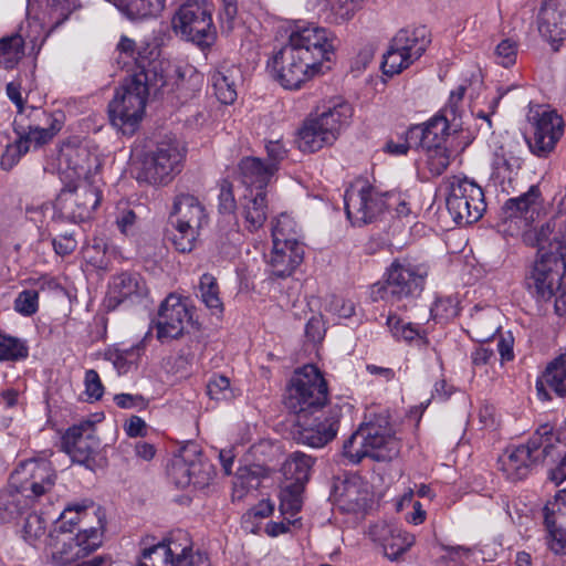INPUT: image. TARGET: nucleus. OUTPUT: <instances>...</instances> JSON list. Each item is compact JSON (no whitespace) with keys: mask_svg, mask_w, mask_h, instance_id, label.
Wrapping results in <instances>:
<instances>
[{"mask_svg":"<svg viewBox=\"0 0 566 566\" xmlns=\"http://www.w3.org/2000/svg\"><path fill=\"white\" fill-rule=\"evenodd\" d=\"M60 160L65 161L74 179L65 182L55 200V208L62 217L72 222L92 218L102 201L99 176L102 164L97 156L84 147L66 146L61 150Z\"/></svg>","mask_w":566,"mask_h":566,"instance_id":"f257e3e1","label":"nucleus"},{"mask_svg":"<svg viewBox=\"0 0 566 566\" xmlns=\"http://www.w3.org/2000/svg\"><path fill=\"white\" fill-rule=\"evenodd\" d=\"M158 82L164 84V73H133L126 77L108 104L112 125L124 135H133L144 118L149 94L159 92L155 88Z\"/></svg>","mask_w":566,"mask_h":566,"instance_id":"f03ea898","label":"nucleus"},{"mask_svg":"<svg viewBox=\"0 0 566 566\" xmlns=\"http://www.w3.org/2000/svg\"><path fill=\"white\" fill-rule=\"evenodd\" d=\"M352 116L353 107L343 97L324 101L298 128L295 138L297 148L303 153H314L333 145Z\"/></svg>","mask_w":566,"mask_h":566,"instance_id":"7ed1b4c3","label":"nucleus"},{"mask_svg":"<svg viewBox=\"0 0 566 566\" xmlns=\"http://www.w3.org/2000/svg\"><path fill=\"white\" fill-rule=\"evenodd\" d=\"M328 401L327 382L316 366L312 364L297 368L287 387L285 418L300 421L304 412H317Z\"/></svg>","mask_w":566,"mask_h":566,"instance_id":"20e7f679","label":"nucleus"},{"mask_svg":"<svg viewBox=\"0 0 566 566\" xmlns=\"http://www.w3.org/2000/svg\"><path fill=\"white\" fill-rule=\"evenodd\" d=\"M291 69L331 71L335 57L333 41L324 28L313 24L298 28L289 36Z\"/></svg>","mask_w":566,"mask_h":566,"instance_id":"39448f33","label":"nucleus"},{"mask_svg":"<svg viewBox=\"0 0 566 566\" xmlns=\"http://www.w3.org/2000/svg\"><path fill=\"white\" fill-rule=\"evenodd\" d=\"M186 150L175 138L156 143L134 161L136 179L148 185H167L182 169Z\"/></svg>","mask_w":566,"mask_h":566,"instance_id":"423d86ee","label":"nucleus"},{"mask_svg":"<svg viewBox=\"0 0 566 566\" xmlns=\"http://www.w3.org/2000/svg\"><path fill=\"white\" fill-rule=\"evenodd\" d=\"M557 438L549 424L541 426L526 444L507 448L499 458L500 470L511 481L525 479L532 468L551 457Z\"/></svg>","mask_w":566,"mask_h":566,"instance_id":"0eeeda50","label":"nucleus"},{"mask_svg":"<svg viewBox=\"0 0 566 566\" xmlns=\"http://www.w3.org/2000/svg\"><path fill=\"white\" fill-rule=\"evenodd\" d=\"M176 34L201 49L211 46L217 39L212 21V7L205 0H189L181 4L171 19Z\"/></svg>","mask_w":566,"mask_h":566,"instance_id":"6e6552de","label":"nucleus"},{"mask_svg":"<svg viewBox=\"0 0 566 566\" xmlns=\"http://www.w3.org/2000/svg\"><path fill=\"white\" fill-rule=\"evenodd\" d=\"M526 117L530 125L526 137L530 150L537 157L546 158L564 135V118L549 105L539 104H530Z\"/></svg>","mask_w":566,"mask_h":566,"instance_id":"1a4fd4ad","label":"nucleus"},{"mask_svg":"<svg viewBox=\"0 0 566 566\" xmlns=\"http://www.w3.org/2000/svg\"><path fill=\"white\" fill-rule=\"evenodd\" d=\"M427 270L407 260H395L386 271L384 284H375L373 295L389 301L415 297L424 286Z\"/></svg>","mask_w":566,"mask_h":566,"instance_id":"9d476101","label":"nucleus"},{"mask_svg":"<svg viewBox=\"0 0 566 566\" xmlns=\"http://www.w3.org/2000/svg\"><path fill=\"white\" fill-rule=\"evenodd\" d=\"M447 209L458 226L479 221L486 210L482 187L468 177L452 176L449 179Z\"/></svg>","mask_w":566,"mask_h":566,"instance_id":"9b49d317","label":"nucleus"},{"mask_svg":"<svg viewBox=\"0 0 566 566\" xmlns=\"http://www.w3.org/2000/svg\"><path fill=\"white\" fill-rule=\"evenodd\" d=\"M305 417L297 421L285 418V429L291 438L302 444L322 448L333 441L339 429L340 408L333 407L326 415L314 417L315 412H304Z\"/></svg>","mask_w":566,"mask_h":566,"instance_id":"f8f14e48","label":"nucleus"},{"mask_svg":"<svg viewBox=\"0 0 566 566\" xmlns=\"http://www.w3.org/2000/svg\"><path fill=\"white\" fill-rule=\"evenodd\" d=\"M11 486L28 493L29 501L41 503L55 485L56 472L52 461L43 458L19 463L10 475Z\"/></svg>","mask_w":566,"mask_h":566,"instance_id":"ddd939ff","label":"nucleus"},{"mask_svg":"<svg viewBox=\"0 0 566 566\" xmlns=\"http://www.w3.org/2000/svg\"><path fill=\"white\" fill-rule=\"evenodd\" d=\"M565 266L558 253L537 252L524 277L526 290L537 301H551L556 296Z\"/></svg>","mask_w":566,"mask_h":566,"instance_id":"4468645a","label":"nucleus"},{"mask_svg":"<svg viewBox=\"0 0 566 566\" xmlns=\"http://www.w3.org/2000/svg\"><path fill=\"white\" fill-rule=\"evenodd\" d=\"M14 130L21 140H25L30 147H41L51 142L64 125L62 113H48L38 106H30L29 112L17 116Z\"/></svg>","mask_w":566,"mask_h":566,"instance_id":"2eb2a0df","label":"nucleus"},{"mask_svg":"<svg viewBox=\"0 0 566 566\" xmlns=\"http://www.w3.org/2000/svg\"><path fill=\"white\" fill-rule=\"evenodd\" d=\"M314 462V458L301 451L292 452L285 460V514L290 512L293 516L301 511Z\"/></svg>","mask_w":566,"mask_h":566,"instance_id":"dca6fc26","label":"nucleus"},{"mask_svg":"<svg viewBox=\"0 0 566 566\" xmlns=\"http://www.w3.org/2000/svg\"><path fill=\"white\" fill-rule=\"evenodd\" d=\"M344 200L347 219L353 226L374 222L385 211L381 192L371 186L346 190Z\"/></svg>","mask_w":566,"mask_h":566,"instance_id":"f3484780","label":"nucleus"},{"mask_svg":"<svg viewBox=\"0 0 566 566\" xmlns=\"http://www.w3.org/2000/svg\"><path fill=\"white\" fill-rule=\"evenodd\" d=\"M78 7L77 0H46L41 17L28 19V28L35 34H27L30 38L32 50L40 51L48 35L60 27L70 14Z\"/></svg>","mask_w":566,"mask_h":566,"instance_id":"a211bd4d","label":"nucleus"},{"mask_svg":"<svg viewBox=\"0 0 566 566\" xmlns=\"http://www.w3.org/2000/svg\"><path fill=\"white\" fill-rule=\"evenodd\" d=\"M191 315L180 296L169 294L161 303L156 322V336L161 343L177 339L184 335Z\"/></svg>","mask_w":566,"mask_h":566,"instance_id":"6ab92c4d","label":"nucleus"},{"mask_svg":"<svg viewBox=\"0 0 566 566\" xmlns=\"http://www.w3.org/2000/svg\"><path fill=\"white\" fill-rule=\"evenodd\" d=\"M364 436L370 451V458L376 461H390L399 453V442L386 416H376L363 423Z\"/></svg>","mask_w":566,"mask_h":566,"instance_id":"aec40b11","label":"nucleus"},{"mask_svg":"<svg viewBox=\"0 0 566 566\" xmlns=\"http://www.w3.org/2000/svg\"><path fill=\"white\" fill-rule=\"evenodd\" d=\"M62 444L73 462L90 467L99 447L93 422L86 420L69 428L63 436Z\"/></svg>","mask_w":566,"mask_h":566,"instance_id":"412c9836","label":"nucleus"},{"mask_svg":"<svg viewBox=\"0 0 566 566\" xmlns=\"http://www.w3.org/2000/svg\"><path fill=\"white\" fill-rule=\"evenodd\" d=\"M148 289L138 273L123 272L114 276L108 286L107 302L109 308H116L125 302H137L146 297Z\"/></svg>","mask_w":566,"mask_h":566,"instance_id":"4be33fe9","label":"nucleus"},{"mask_svg":"<svg viewBox=\"0 0 566 566\" xmlns=\"http://www.w3.org/2000/svg\"><path fill=\"white\" fill-rule=\"evenodd\" d=\"M538 31L553 43L566 39V0H544L538 13Z\"/></svg>","mask_w":566,"mask_h":566,"instance_id":"5701e85b","label":"nucleus"},{"mask_svg":"<svg viewBox=\"0 0 566 566\" xmlns=\"http://www.w3.org/2000/svg\"><path fill=\"white\" fill-rule=\"evenodd\" d=\"M451 122L453 120L448 114L439 112L427 123L411 126L409 128V138L417 143V148L444 146Z\"/></svg>","mask_w":566,"mask_h":566,"instance_id":"b1692460","label":"nucleus"},{"mask_svg":"<svg viewBox=\"0 0 566 566\" xmlns=\"http://www.w3.org/2000/svg\"><path fill=\"white\" fill-rule=\"evenodd\" d=\"M542 207L543 198L541 189L537 185H533L525 193L509 199L502 210L505 219H520L525 226H528L538 218Z\"/></svg>","mask_w":566,"mask_h":566,"instance_id":"393cba45","label":"nucleus"},{"mask_svg":"<svg viewBox=\"0 0 566 566\" xmlns=\"http://www.w3.org/2000/svg\"><path fill=\"white\" fill-rule=\"evenodd\" d=\"M532 244L537 245L538 252L558 253L564 260L566 255V217L556 216L534 233Z\"/></svg>","mask_w":566,"mask_h":566,"instance_id":"a878e982","label":"nucleus"},{"mask_svg":"<svg viewBox=\"0 0 566 566\" xmlns=\"http://www.w3.org/2000/svg\"><path fill=\"white\" fill-rule=\"evenodd\" d=\"M547 387L558 397H566V349L546 365L536 380L537 397L543 401L551 400Z\"/></svg>","mask_w":566,"mask_h":566,"instance_id":"bb28decb","label":"nucleus"},{"mask_svg":"<svg viewBox=\"0 0 566 566\" xmlns=\"http://www.w3.org/2000/svg\"><path fill=\"white\" fill-rule=\"evenodd\" d=\"M201 453L197 446L191 444L181 449L180 453L168 465V475L177 488L188 486L198 472Z\"/></svg>","mask_w":566,"mask_h":566,"instance_id":"cd10ccee","label":"nucleus"},{"mask_svg":"<svg viewBox=\"0 0 566 566\" xmlns=\"http://www.w3.org/2000/svg\"><path fill=\"white\" fill-rule=\"evenodd\" d=\"M241 184L253 193L263 192L276 172L275 165H266L260 158L244 157L238 165Z\"/></svg>","mask_w":566,"mask_h":566,"instance_id":"c85d7f7f","label":"nucleus"},{"mask_svg":"<svg viewBox=\"0 0 566 566\" xmlns=\"http://www.w3.org/2000/svg\"><path fill=\"white\" fill-rule=\"evenodd\" d=\"M172 214L175 221L186 227L201 229L208 222L205 206L199 199L189 193H180L175 198Z\"/></svg>","mask_w":566,"mask_h":566,"instance_id":"c756f323","label":"nucleus"},{"mask_svg":"<svg viewBox=\"0 0 566 566\" xmlns=\"http://www.w3.org/2000/svg\"><path fill=\"white\" fill-rule=\"evenodd\" d=\"M7 95L17 106L18 116L27 114L30 108L27 104L39 95L35 73H18L7 83Z\"/></svg>","mask_w":566,"mask_h":566,"instance_id":"7c9ffc66","label":"nucleus"},{"mask_svg":"<svg viewBox=\"0 0 566 566\" xmlns=\"http://www.w3.org/2000/svg\"><path fill=\"white\" fill-rule=\"evenodd\" d=\"M34 34L27 25H21L19 31L0 40V67L10 70L15 67L24 54V45L30 42L27 34Z\"/></svg>","mask_w":566,"mask_h":566,"instance_id":"2f4dec72","label":"nucleus"},{"mask_svg":"<svg viewBox=\"0 0 566 566\" xmlns=\"http://www.w3.org/2000/svg\"><path fill=\"white\" fill-rule=\"evenodd\" d=\"M45 547L49 549L53 562L65 565L80 558L78 549L74 544L73 533L54 528L48 535Z\"/></svg>","mask_w":566,"mask_h":566,"instance_id":"473e14b6","label":"nucleus"},{"mask_svg":"<svg viewBox=\"0 0 566 566\" xmlns=\"http://www.w3.org/2000/svg\"><path fill=\"white\" fill-rule=\"evenodd\" d=\"M338 494L340 507L347 512L364 510L369 501L370 492L360 478H352L342 483Z\"/></svg>","mask_w":566,"mask_h":566,"instance_id":"72a5a7b5","label":"nucleus"},{"mask_svg":"<svg viewBox=\"0 0 566 566\" xmlns=\"http://www.w3.org/2000/svg\"><path fill=\"white\" fill-rule=\"evenodd\" d=\"M391 40L395 45H398L400 50L407 52L416 61L421 57L431 42L426 27L401 29Z\"/></svg>","mask_w":566,"mask_h":566,"instance_id":"f704fd0d","label":"nucleus"},{"mask_svg":"<svg viewBox=\"0 0 566 566\" xmlns=\"http://www.w3.org/2000/svg\"><path fill=\"white\" fill-rule=\"evenodd\" d=\"M34 506L35 504L29 501L28 493L19 488H12L10 481L9 488L0 492V522H10L23 514L27 509Z\"/></svg>","mask_w":566,"mask_h":566,"instance_id":"c9c22d12","label":"nucleus"},{"mask_svg":"<svg viewBox=\"0 0 566 566\" xmlns=\"http://www.w3.org/2000/svg\"><path fill=\"white\" fill-rule=\"evenodd\" d=\"M177 551L175 534L167 542L143 547L134 566H171Z\"/></svg>","mask_w":566,"mask_h":566,"instance_id":"e433bc0d","label":"nucleus"},{"mask_svg":"<svg viewBox=\"0 0 566 566\" xmlns=\"http://www.w3.org/2000/svg\"><path fill=\"white\" fill-rule=\"evenodd\" d=\"M175 545L178 554H174L171 566H210L208 556L199 551L193 552L188 533L178 531L175 533Z\"/></svg>","mask_w":566,"mask_h":566,"instance_id":"4c0bfd02","label":"nucleus"},{"mask_svg":"<svg viewBox=\"0 0 566 566\" xmlns=\"http://www.w3.org/2000/svg\"><path fill=\"white\" fill-rule=\"evenodd\" d=\"M241 214L249 231L253 232L260 229L266 220L265 193L245 195Z\"/></svg>","mask_w":566,"mask_h":566,"instance_id":"58836bf2","label":"nucleus"},{"mask_svg":"<svg viewBox=\"0 0 566 566\" xmlns=\"http://www.w3.org/2000/svg\"><path fill=\"white\" fill-rule=\"evenodd\" d=\"M115 6L129 20H142L158 15L165 0H115Z\"/></svg>","mask_w":566,"mask_h":566,"instance_id":"ea45409f","label":"nucleus"},{"mask_svg":"<svg viewBox=\"0 0 566 566\" xmlns=\"http://www.w3.org/2000/svg\"><path fill=\"white\" fill-rule=\"evenodd\" d=\"M413 543V535L399 528L388 527L382 539V551L387 558L397 560Z\"/></svg>","mask_w":566,"mask_h":566,"instance_id":"a19ab883","label":"nucleus"},{"mask_svg":"<svg viewBox=\"0 0 566 566\" xmlns=\"http://www.w3.org/2000/svg\"><path fill=\"white\" fill-rule=\"evenodd\" d=\"M143 348L139 345L129 348H108L105 350L104 357L111 361L119 375H125L132 369L136 368Z\"/></svg>","mask_w":566,"mask_h":566,"instance_id":"79ce46f5","label":"nucleus"},{"mask_svg":"<svg viewBox=\"0 0 566 566\" xmlns=\"http://www.w3.org/2000/svg\"><path fill=\"white\" fill-rule=\"evenodd\" d=\"M544 522L548 532L547 543L549 548L556 554L566 552V531L562 527L558 515H555V510L549 507V504L544 507Z\"/></svg>","mask_w":566,"mask_h":566,"instance_id":"37998d69","label":"nucleus"},{"mask_svg":"<svg viewBox=\"0 0 566 566\" xmlns=\"http://www.w3.org/2000/svg\"><path fill=\"white\" fill-rule=\"evenodd\" d=\"M46 528L48 522L41 514L29 513L22 527L23 539L35 548L46 545Z\"/></svg>","mask_w":566,"mask_h":566,"instance_id":"c03bdc74","label":"nucleus"},{"mask_svg":"<svg viewBox=\"0 0 566 566\" xmlns=\"http://www.w3.org/2000/svg\"><path fill=\"white\" fill-rule=\"evenodd\" d=\"M199 291L201 301L212 312V314H222L223 303L219 296L217 280L212 274L205 273L201 275Z\"/></svg>","mask_w":566,"mask_h":566,"instance_id":"a18cd8bd","label":"nucleus"},{"mask_svg":"<svg viewBox=\"0 0 566 566\" xmlns=\"http://www.w3.org/2000/svg\"><path fill=\"white\" fill-rule=\"evenodd\" d=\"M103 523L104 522L97 524L98 526L80 530L75 535L73 534L74 544L76 545V548H80V558L85 557L101 546L104 527Z\"/></svg>","mask_w":566,"mask_h":566,"instance_id":"49530a36","label":"nucleus"},{"mask_svg":"<svg viewBox=\"0 0 566 566\" xmlns=\"http://www.w3.org/2000/svg\"><path fill=\"white\" fill-rule=\"evenodd\" d=\"M343 455L353 464H358L364 458H370V451L366 443L361 424L344 442Z\"/></svg>","mask_w":566,"mask_h":566,"instance_id":"de8ad7c7","label":"nucleus"},{"mask_svg":"<svg viewBox=\"0 0 566 566\" xmlns=\"http://www.w3.org/2000/svg\"><path fill=\"white\" fill-rule=\"evenodd\" d=\"M416 60L400 50L395 42L390 40L387 51L382 54L380 71H405L409 69Z\"/></svg>","mask_w":566,"mask_h":566,"instance_id":"09e8293b","label":"nucleus"},{"mask_svg":"<svg viewBox=\"0 0 566 566\" xmlns=\"http://www.w3.org/2000/svg\"><path fill=\"white\" fill-rule=\"evenodd\" d=\"M233 73H213L212 86L217 98L226 105L237 99V85L232 77Z\"/></svg>","mask_w":566,"mask_h":566,"instance_id":"8fccbe9b","label":"nucleus"},{"mask_svg":"<svg viewBox=\"0 0 566 566\" xmlns=\"http://www.w3.org/2000/svg\"><path fill=\"white\" fill-rule=\"evenodd\" d=\"M426 154V164L432 176L442 175L450 165L451 153L444 146H436L430 148H421Z\"/></svg>","mask_w":566,"mask_h":566,"instance_id":"3c124183","label":"nucleus"},{"mask_svg":"<svg viewBox=\"0 0 566 566\" xmlns=\"http://www.w3.org/2000/svg\"><path fill=\"white\" fill-rule=\"evenodd\" d=\"M172 224L174 232L171 234V242L175 249L181 253L191 252L196 245L200 229L193 227L188 228L174 221Z\"/></svg>","mask_w":566,"mask_h":566,"instance_id":"603ef678","label":"nucleus"},{"mask_svg":"<svg viewBox=\"0 0 566 566\" xmlns=\"http://www.w3.org/2000/svg\"><path fill=\"white\" fill-rule=\"evenodd\" d=\"M29 348L20 338L0 334V360L17 361L25 359Z\"/></svg>","mask_w":566,"mask_h":566,"instance_id":"864d4df0","label":"nucleus"},{"mask_svg":"<svg viewBox=\"0 0 566 566\" xmlns=\"http://www.w3.org/2000/svg\"><path fill=\"white\" fill-rule=\"evenodd\" d=\"M387 326L391 334L397 339H403L407 342L413 340L420 334V326L412 323H405L397 315H389L387 318Z\"/></svg>","mask_w":566,"mask_h":566,"instance_id":"5fc2aeb1","label":"nucleus"},{"mask_svg":"<svg viewBox=\"0 0 566 566\" xmlns=\"http://www.w3.org/2000/svg\"><path fill=\"white\" fill-rule=\"evenodd\" d=\"M160 51L156 45L145 44L137 49L133 64L139 71H156V62L159 57Z\"/></svg>","mask_w":566,"mask_h":566,"instance_id":"6e6d98bb","label":"nucleus"},{"mask_svg":"<svg viewBox=\"0 0 566 566\" xmlns=\"http://www.w3.org/2000/svg\"><path fill=\"white\" fill-rule=\"evenodd\" d=\"M66 509H70L71 511H74L83 518H86L92 514L96 521L97 524H101L104 522V514L102 512V507L94 502L91 497H83V499H76L71 502H69L65 505Z\"/></svg>","mask_w":566,"mask_h":566,"instance_id":"4d7b16f0","label":"nucleus"},{"mask_svg":"<svg viewBox=\"0 0 566 566\" xmlns=\"http://www.w3.org/2000/svg\"><path fill=\"white\" fill-rule=\"evenodd\" d=\"M283 232L279 227V223L272 229V238H273V250L271 253V258L269 260L270 270V280L274 281L275 279L283 277V270L279 269L280 264L283 261V248L281 247V239Z\"/></svg>","mask_w":566,"mask_h":566,"instance_id":"13d9d810","label":"nucleus"},{"mask_svg":"<svg viewBox=\"0 0 566 566\" xmlns=\"http://www.w3.org/2000/svg\"><path fill=\"white\" fill-rule=\"evenodd\" d=\"M14 311L23 316H32L39 310V293L35 290H23L13 303Z\"/></svg>","mask_w":566,"mask_h":566,"instance_id":"bf43d9fd","label":"nucleus"},{"mask_svg":"<svg viewBox=\"0 0 566 566\" xmlns=\"http://www.w3.org/2000/svg\"><path fill=\"white\" fill-rule=\"evenodd\" d=\"M207 394L213 400H229L233 397L229 378L214 375L207 385Z\"/></svg>","mask_w":566,"mask_h":566,"instance_id":"052dcab7","label":"nucleus"},{"mask_svg":"<svg viewBox=\"0 0 566 566\" xmlns=\"http://www.w3.org/2000/svg\"><path fill=\"white\" fill-rule=\"evenodd\" d=\"M84 385L87 401L93 402L102 399L105 388L96 370L88 369L85 371Z\"/></svg>","mask_w":566,"mask_h":566,"instance_id":"680f3d73","label":"nucleus"},{"mask_svg":"<svg viewBox=\"0 0 566 566\" xmlns=\"http://www.w3.org/2000/svg\"><path fill=\"white\" fill-rule=\"evenodd\" d=\"M517 45L511 40H503L495 50L496 63L504 67H512L516 62Z\"/></svg>","mask_w":566,"mask_h":566,"instance_id":"e2e57ef3","label":"nucleus"},{"mask_svg":"<svg viewBox=\"0 0 566 566\" xmlns=\"http://www.w3.org/2000/svg\"><path fill=\"white\" fill-rule=\"evenodd\" d=\"M29 151V146L25 140L20 138L15 144L9 145L1 157V167L4 170L11 169L21 158L22 155Z\"/></svg>","mask_w":566,"mask_h":566,"instance_id":"0e129e2a","label":"nucleus"},{"mask_svg":"<svg viewBox=\"0 0 566 566\" xmlns=\"http://www.w3.org/2000/svg\"><path fill=\"white\" fill-rule=\"evenodd\" d=\"M289 252V274L295 271L304 261V244L297 240H285V255Z\"/></svg>","mask_w":566,"mask_h":566,"instance_id":"69168bd1","label":"nucleus"},{"mask_svg":"<svg viewBox=\"0 0 566 566\" xmlns=\"http://www.w3.org/2000/svg\"><path fill=\"white\" fill-rule=\"evenodd\" d=\"M431 316L434 319L448 321L458 315V310L451 298H439L430 308Z\"/></svg>","mask_w":566,"mask_h":566,"instance_id":"338daca9","label":"nucleus"},{"mask_svg":"<svg viewBox=\"0 0 566 566\" xmlns=\"http://www.w3.org/2000/svg\"><path fill=\"white\" fill-rule=\"evenodd\" d=\"M116 226L118 230L125 234L129 235L133 234L136 224H137V214L135 211L128 207L125 208H118V212L116 216Z\"/></svg>","mask_w":566,"mask_h":566,"instance_id":"774afa93","label":"nucleus"}]
</instances>
